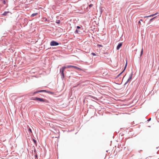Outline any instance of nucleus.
I'll use <instances>...</instances> for the list:
<instances>
[{
	"mask_svg": "<svg viewBox=\"0 0 159 159\" xmlns=\"http://www.w3.org/2000/svg\"><path fill=\"white\" fill-rule=\"evenodd\" d=\"M34 100H37L38 101H40L41 102H46V99H44L42 98H39L38 97H35L34 98L32 99Z\"/></svg>",
	"mask_w": 159,
	"mask_h": 159,
	"instance_id": "obj_1",
	"label": "nucleus"
},
{
	"mask_svg": "<svg viewBox=\"0 0 159 159\" xmlns=\"http://www.w3.org/2000/svg\"><path fill=\"white\" fill-rule=\"evenodd\" d=\"M59 44V43L55 41H52L50 43V45L51 46H57Z\"/></svg>",
	"mask_w": 159,
	"mask_h": 159,
	"instance_id": "obj_2",
	"label": "nucleus"
},
{
	"mask_svg": "<svg viewBox=\"0 0 159 159\" xmlns=\"http://www.w3.org/2000/svg\"><path fill=\"white\" fill-rule=\"evenodd\" d=\"M71 67H72V68H74L77 69L78 70H81V69L80 68H79L76 66H75L69 65V66H67V68H71Z\"/></svg>",
	"mask_w": 159,
	"mask_h": 159,
	"instance_id": "obj_3",
	"label": "nucleus"
},
{
	"mask_svg": "<svg viewBox=\"0 0 159 159\" xmlns=\"http://www.w3.org/2000/svg\"><path fill=\"white\" fill-rule=\"evenodd\" d=\"M64 70L61 69H60V73L61 74V76L62 78H64Z\"/></svg>",
	"mask_w": 159,
	"mask_h": 159,
	"instance_id": "obj_4",
	"label": "nucleus"
},
{
	"mask_svg": "<svg viewBox=\"0 0 159 159\" xmlns=\"http://www.w3.org/2000/svg\"><path fill=\"white\" fill-rule=\"evenodd\" d=\"M47 92V91L46 90H40L38 91H36L33 93V95H34L36 93H37L39 92Z\"/></svg>",
	"mask_w": 159,
	"mask_h": 159,
	"instance_id": "obj_5",
	"label": "nucleus"
},
{
	"mask_svg": "<svg viewBox=\"0 0 159 159\" xmlns=\"http://www.w3.org/2000/svg\"><path fill=\"white\" fill-rule=\"evenodd\" d=\"M122 43H119L117 45L116 49L117 50H119L120 47L122 46Z\"/></svg>",
	"mask_w": 159,
	"mask_h": 159,
	"instance_id": "obj_6",
	"label": "nucleus"
},
{
	"mask_svg": "<svg viewBox=\"0 0 159 159\" xmlns=\"http://www.w3.org/2000/svg\"><path fill=\"white\" fill-rule=\"evenodd\" d=\"M157 13H158L157 12L155 14L151 15H150V16H144V18H146V17H151L153 16H155V15H157Z\"/></svg>",
	"mask_w": 159,
	"mask_h": 159,
	"instance_id": "obj_7",
	"label": "nucleus"
},
{
	"mask_svg": "<svg viewBox=\"0 0 159 159\" xmlns=\"http://www.w3.org/2000/svg\"><path fill=\"white\" fill-rule=\"evenodd\" d=\"M143 48H142V50H141V54H140V57H141L142 54H143Z\"/></svg>",
	"mask_w": 159,
	"mask_h": 159,
	"instance_id": "obj_8",
	"label": "nucleus"
},
{
	"mask_svg": "<svg viewBox=\"0 0 159 159\" xmlns=\"http://www.w3.org/2000/svg\"><path fill=\"white\" fill-rule=\"evenodd\" d=\"M38 14V13H33V14H32V15H31V16H32V17H34V16H36V15H37Z\"/></svg>",
	"mask_w": 159,
	"mask_h": 159,
	"instance_id": "obj_9",
	"label": "nucleus"
},
{
	"mask_svg": "<svg viewBox=\"0 0 159 159\" xmlns=\"http://www.w3.org/2000/svg\"><path fill=\"white\" fill-rule=\"evenodd\" d=\"M66 68H67V66H63V67H62L61 68V69H62V70H65V69Z\"/></svg>",
	"mask_w": 159,
	"mask_h": 159,
	"instance_id": "obj_10",
	"label": "nucleus"
},
{
	"mask_svg": "<svg viewBox=\"0 0 159 159\" xmlns=\"http://www.w3.org/2000/svg\"><path fill=\"white\" fill-rule=\"evenodd\" d=\"M8 13V12H4V13L3 14V15L4 16H6L7 13Z\"/></svg>",
	"mask_w": 159,
	"mask_h": 159,
	"instance_id": "obj_11",
	"label": "nucleus"
},
{
	"mask_svg": "<svg viewBox=\"0 0 159 159\" xmlns=\"http://www.w3.org/2000/svg\"><path fill=\"white\" fill-rule=\"evenodd\" d=\"M47 93H49L50 94H53V93L52 92H50V91H47Z\"/></svg>",
	"mask_w": 159,
	"mask_h": 159,
	"instance_id": "obj_12",
	"label": "nucleus"
},
{
	"mask_svg": "<svg viewBox=\"0 0 159 159\" xmlns=\"http://www.w3.org/2000/svg\"><path fill=\"white\" fill-rule=\"evenodd\" d=\"M33 141L34 142V143L35 144H36V141L34 139H33Z\"/></svg>",
	"mask_w": 159,
	"mask_h": 159,
	"instance_id": "obj_13",
	"label": "nucleus"
},
{
	"mask_svg": "<svg viewBox=\"0 0 159 159\" xmlns=\"http://www.w3.org/2000/svg\"><path fill=\"white\" fill-rule=\"evenodd\" d=\"M131 79V77H130V78H129L128 79V80H127V81L126 82V83L125 84H126L129 81V80H130Z\"/></svg>",
	"mask_w": 159,
	"mask_h": 159,
	"instance_id": "obj_14",
	"label": "nucleus"
},
{
	"mask_svg": "<svg viewBox=\"0 0 159 159\" xmlns=\"http://www.w3.org/2000/svg\"><path fill=\"white\" fill-rule=\"evenodd\" d=\"M80 31L77 30H76L75 31V33H79V32Z\"/></svg>",
	"mask_w": 159,
	"mask_h": 159,
	"instance_id": "obj_15",
	"label": "nucleus"
},
{
	"mask_svg": "<svg viewBox=\"0 0 159 159\" xmlns=\"http://www.w3.org/2000/svg\"><path fill=\"white\" fill-rule=\"evenodd\" d=\"M29 130L30 131V132L31 133H32V130H31V129L30 128H29Z\"/></svg>",
	"mask_w": 159,
	"mask_h": 159,
	"instance_id": "obj_16",
	"label": "nucleus"
},
{
	"mask_svg": "<svg viewBox=\"0 0 159 159\" xmlns=\"http://www.w3.org/2000/svg\"><path fill=\"white\" fill-rule=\"evenodd\" d=\"M127 61H126V63L125 67V68H126V67L127 66Z\"/></svg>",
	"mask_w": 159,
	"mask_h": 159,
	"instance_id": "obj_17",
	"label": "nucleus"
},
{
	"mask_svg": "<svg viewBox=\"0 0 159 159\" xmlns=\"http://www.w3.org/2000/svg\"><path fill=\"white\" fill-rule=\"evenodd\" d=\"M93 6V4H90V5H89V7H92Z\"/></svg>",
	"mask_w": 159,
	"mask_h": 159,
	"instance_id": "obj_18",
	"label": "nucleus"
},
{
	"mask_svg": "<svg viewBox=\"0 0 159 159\" xmlns=\"http://www.w3.org/2000/svg\"><path fill=\"white\" fill-rule=\"evenodd\" d=\"M156 17H155L152 18L151 19H150V21H151L153 19H154Z\"/></svg>",
	"mask_w": 159,
	"mask_h": 159,
	"instance_id": "obj_19",
	"label": "nucleus"
},
{
	"mask_svg": "<svg viewBox=\"0 0 159 159\" xmlns=\"http://www.w3.org/2000/svg\"><path fill=\"white\" fill-rule=\"evenodd\" d=\"M92 54L93 56H96V54H95V53H93V52L92 53Z\"/></svg>",
	"mask_w": 159,
	"mask_h": 159,
	"instance_id": "obj_20",
	"label": "nucleus"
},
{
	"mask_svg": "<svg viewBox=\"0 0 159 159\" xmlns=\"http://www.w3.org/2000/svg\"><path fill=\"white\" fill-rule=\"evenodd\" d=\"M142 21V19H141L140 21L139 22V24H140L141 21Z\"/></svg>",
	"mask_w": 159,
	"mask_h": 159,
	"instance_id": "obj_21",
	"label": "nucleus"
},
{
	"mask_svg": "<svg viewBox=\"0 0 159 159\" xmlns=\"http://www.w3.org/2000/svg\"><path fill=\"white\" fill-rule=\"evenodd\" d=\"M80 27L79 26H77V28L78 29H80Z\"/></svg>",
	"mask_w": 159,
	"mask_h": 159,
	"instance_id": "obj_22",
	"label": "nucleus"
},
{
	"mask_svg": "<svg viewBox=\"0 0 159 159\" xmlns=\"http://www.w3.org/2000/svg\"><path fill=\"white\" fill-rule=\"evenodd\" d=\"M60 20H58V21L57 22V23H60Z\"/></svg>",
	"mask_w": 159,
	"mask_h": 159,
	"instance_id": "obj_23",
	"label": "nucleus"
},
{
	"mask_svg": "<svg viewBox=\"0 0 159 159\" xmlns=\"http://www.w3.org/2000/svg\"><path fill=\"white\" fill-rule=\"evenodd\" d=\"M151 120V118H150L148 120V121H150V120Z\"/></svg>",
	"mask_w": 159,
	"mask_h": 159,
	"instance_id": "obj_24",
	"label": "nucleus"
},
{
	"mask_svg": "<svg viewBox=\"0 0 159 159\" xmlns=\"http://www.w3.org/2000/svg\"><path fill=\"white\" fill-rule=\"evenodd\" d=\"M6 3V2L5 1H4V3L5 4Z\"/></svg>",
	"mask_w": 159,
	"mask_h": 159,
	"instance_id": "obj_25",
	"label": "nucleus"
},
{
	"mask_svg": "<svg viewBox=\"0 0 159 159\" xmlns=\"http://www.w3.org/2000/svg\"><path fill=\"white\" fill-rule=\"evenodd\" d=\"M122 72H121L120 74H119L118 76H119Z\"/></svg>",
	"mask_w": 159,
	"mask_h": 159,
	"instance_id": "obj_26",
	"label": "nucleus"
},
{
	"mask_svg": "<svg viewBox=\"0 0 159 159\" xmlns=\"http://www.w3.org/2000/svg\"><path fill=\"white\" fill-rule=\"evenodd\" d=\"M99 46H102L101 45H99Z\"/></svg>",
	"mask_w": 159,
	"mask_h": 159,
	"instance_id": "obj_27",
	"label": "nucleus"
}]
</instances>
